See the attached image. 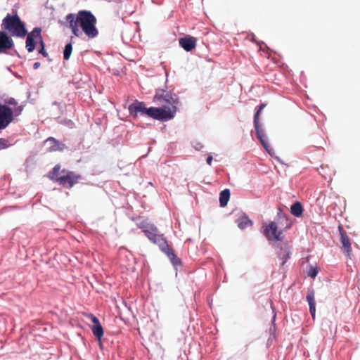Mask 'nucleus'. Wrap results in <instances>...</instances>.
<instances>
[{"label":"nucleus","mask_w":360,"mask_h":360,"mask_svg":"<svg viewBox=\"0 0 360 360\" xmlns=\"http://www.w3.org/2000/svg\"><path fill=\"white\" fill-rule=\"evenodd\" d=\"M153 101L162 104V108H146L143 102L135 101L129 107V111L134 117L140 115H147L153 119L167 121L172 119L176 112L178 98L175 94L166 92L164 90L158 91L153 97Z\"/></svg>","instance_id":"obj_1"},{"label":"nucleus","mask_w":360,"mask_h":360,"mask_svg":"<svg viewBox=\"0 0 360 360\" xmlns=\"http://www.w3.org/2000/svg\"><path fill=\"white\" fill-rule=\"evenodd\" d=\"M66 20L69 21L72 32L77 37H79L82 34L79 27L82 28V31L89 38H95L98 34L96 27V18L89 11H79L76 16L72 13H70L66 16Z\"/></svg>","instance_id":"obj_2"},{"label":"nucleus","mask_w":360,"mask_h":360,"mask_svg":"<svg viewBox=\"0 0 360 360\" xmlns=\"http://www.w3.org/2000/svg\"><path fill=\"white\" fill-rule=\"evenodd\" d=\"M141 227L148 238L160 247V250L168 256L174 266L181 264L180 259L175 255L173 249L169 246L163 234L159 233L156 226L151 224L143 222Z\"/></svg>","instance_id":"obj_3"},{"label":"nucleus","mask_w":360,"mask_h":360,"mask_svg":"<svg viewBox=\"0 0 360 360\" xmlns=\"http://www.w3.org/2000/svg\"><path fill=\"white\" fill-rule=\"evenodd\" d=\"M1 28L14 37H24L27 33L25 23L17 13H8L2 20Z\"/></svg>","instance_id":"obj_4"},{"label":"nucleus","mask_w":360,"mask_h":360,"mask_svg":"<svg viewBox=\"0 0 360 360\" xmlns=\"http://www.w3.org/2000/svg\"><path fill=\"white\" fill-rule=\"evenodd\" d=\"M266 105L262 103L258 106L257 110L254 116V126L256 131V135L257 139L259 140L260 143L267 151V153L273 156L274 154V148L269 145L268 142V137L264 131V130L261 127L259 124V114L261 111L265 108Z\"/></svg>","instance_id":"obj_5"},{"label":"nucleus","mask_w":360,"mask_h":360,"mask_svg":"<svg viewBox=\"0 0 360 360\" xmlns=\"http://www.w3.org/2000/svg\"><path fill=\"white\" fill-rule=\"evenodd\" d=\"M23 105L13 109L7 105H0V129L6 128L13 120V116H18L23 110Z\"/></svg>","instance_id":"obj_6"},{"label":"nucleus","mask_w":360,"mask_h":360,"mask_svg":"<svg viewBox=\"0 0 360 360\" xmlns=\"http://www.w3.org/2000/svg\"><path fill=\"white\" fill-rule=\"evenodd\" d=\"M61 173L63 175L57 179V183L65 188H71L81 179L79 174L73 172L63 169Z\"/></svg>","instance_id":"obj_7"},{"label":"nucleus","mask_w":360,"mask_h":360,"mask_svg":"<svg viewBox=\"0 0 360 360\" xmlns=\"http://www.w3.org/2000/svg\"><path fill=\"white\" fill-rule=\"evenodd\" d=\"M264 234L269 240H281L282 231H278V226L274 221L270 222L264 229Z\"/></svg>","instance_id":"obj_8"},{"label":"nucleus","mask_w":360,"mask_h":360,"mask_svg":"<svg viewBox=\"0 0 360 360\" xmlns=\"http://www.w3.org/2000/svg\"><path fill=\"white\" fill-rule=\"evenodd\" d=\"M41 28L35 27L34 30L27 34L26 39V49L28 52H32L36 47L35 39L41 41L42 37L41 35Z\"/></svg>","instance_id":"obj_9"},{"label":"nucleus","mask_w":360,"mask_h":360,"mask_svg":"<svg viewBox=\"0 0 360 360\" xmlns=\"http://www.w3.org/2000/svg\"><path fill=\"white\" fill-rule=\"evenodd\" d=\"M87 316L92 322L91 329L94 335L98 341H101L103 336L104 331L98 319L92 314H88Z\"/></svg>","instance_id":"obj_10"},{"label":"nucleus","mask_w":360,"mask_h":360,"mask_svg":"<svg viewBox=\"0 0 360 360\" xmlns=\"http://www.w3.org/2000/svg\"><path fill=\"white\" fill-rule=\"evenodd\" d=\"M13 46V41L7 34L3 31H0V53H5L7 49H10Z\"/></svg>","instance_id":"obj_11"},{"label":"nucleus","mask_w":360,"mask_h":360,"mask_svg":"<svg viewBox=\"0 0 360 360\" xmlns=\"http://www.w3.org/2000/svg\"><path fill=\"white\" fill-rule=\"evenodd\" d=\"M196 42V39L189 35L179 39V45L186 51H191L195 49Z\"/></svg>","instance_id":"obj_12"},{"label":"nucleus","mask_w":360,"mask_h":360,"mask_svg":"<svg viewBox=\"0 0 360 360\" xmlns=\"http://www.w3.org/2000/svg\"><path fill=\"white\" fill-rule=\"evenodd\" d=\"M45 144L48 146L49 152L62 151L65 148V144L53 137L48 138L45 141Z\"/></svg>","instance_id":"obj_13"},{"label":"nucleus","mask_w":360,"mask_h":360,"mask_svg":"<svg viewBox=\"0 0 360 360\" xmlns=\"http://www.w3.org/2000/svg\"><path fill=\"white\" fill-rule=\"evenodd\" d=\"M340 242L342 245L343 252L347 257H349L352 252L350 240L345 231L340 229Z\"/></svg>","instance_id":"obj_14"},{"label":"nucleus","mask_w":360,"mask_h":360,"mask_svg":"<svg viewBox=\"0 0 360 360\" xmlns=\"http://www.w3.org/2000/svg\"><path fill=\"white\" fill-rule=\"evenodd\" d=\"M307 300L309 305V311L312 316V319H315L316 315V302L314 297V292L313 290H309L307 295Z\"/></svg>","instance_id":"obj_15"},{"label":"nucleus","mask_w":360,"mask_h":360,"mask_svg":"<svg viewBox=\"0 0 360 360\" xmlns=\"http://www.w3.org/2000/svg\"><path fill=\"white\" fill-rule=\"evenodd\" d=\"M238 226L240 229H244L248 226H250L252 224V221L248 218V216L243 214L241 217H240L237 221Z\"/></svg>","instance_id":"obj_16"},{"label":"nucleus","mask_w":360,"mask_h":360,"mask_svg":"<svg viewBox=\"0 0 360 360\" xmlns=\"http://www.w3.org/2000/svg\"><path fill=\"white\" fill-rule=\"evenodd\" d=\"M290 212L296 217H301L303 212L302 203L299 201H297L292 204L290 207Z\"/></svg>","instance_id":"obj_17"},{"label":"nucleus","mask_w":360,"mask_h":360,"mask_svg":"<svg viewBox=\"0 0 360 360\" xmlns=\"http://www.w3.org/2000/svg\"><path fill=\"white\" fill-rule=\"evenodd\" d=\"M60 169L61 166L60 165H55L53 169L50 171L47 174L48 178L52 181L57 182V179H58L60 177L59 174L60 172Z\"/></svg>","instance_id":"obj_18"},{"label":"nucleus","mask_w":360,"mask_h":360,"mask_svg":"<svg viewBox=\"0 0 360 360\" xmlns=\"http://www.w3.org/2000/svg\"><path fill=\"white\" fill-rule=\"evenodd\" d=\"M230 198V191L229 189L222 191L219 194V202L221 207H224L227 205Z\"/></svg>","instance_id":"obj_19"},{"label":"nucleus","mask_w":360,"mask_h":360,"mask_svg":"<svg viewBox=\"0 0 360 360\" xmlns=\"http://www.w3.org/2000/svg\"><path fill=\"white\" fill-rule=\"evenodd\" d=\"M319 173L324 179H329L330 180L334 174V170L327 166L326 167L321 166L319 169Z\"/></svg>","instance_id":"obj_20"},{"label":"nucleus","mask_w":360,"mask_h":360,"mask_svg":"<svg viewBox=\"0 0 360 360\" xmlns=\"http://www.w3.org/2000/svg\"><path fill=\"white\" fill-rule=\"evenodd\" d=\"M72 51V44L69 43V44H66L65 46L64 51H63V57H64L65 60H68L70 58Z\"/></svg>","instance_id":"obj_21"},{"label":"nucleus","mask_w":360,"mask_h":360,"mask_svg":"<svg viewBox=\"0 0 360 360\" xmlns=\"http://www.w3.org/2000/svg\"><path fill=\"white\" fill-rule=\"evenodd\" d=\"M40 44V49L39 50V53L43 55L44 57L48 56V53L44 49V43L43 41V39H41V41H39Z\"/></svg>","instance_id":"obj_22"},{"label":"nucleus","mask_w":360,"mask_h":360,"mask_svg":"<svg viewBox=\"0 0 360 360\" xmlns=\"http://www.w3.org/2000/svg\"><path fill=\"white\" fill-rule=\"evenodd\" d=\"M10 146L11 144L8 143V141L7 139L4 138L0 139V150L5 149Z\"/></svg>","instance_id":"obj_23"},{"label":"nucleus","mask_w":360,"mask_h":360,"mask_svg":"<svg viewBox=\"0 0 360 360\" xmlns=\"http://www.w3.org/2000/svg\"><path fill=\"white\" fill-rule=\"evenodd\" d=\"M5 103L8 105L15 106V108H17L18 106V102L13 98H9L5 100Z\"/></svg>","instance_id":"obj_24"},{"label":"nucleus","mask_w":360,"mask_h":360,"mask_svg":"<svg viewBox=\"0 0 360 360\" xmlns=\"http://www.w3.org/2000/svg\"><path fill=\"white\" fill-rule=\"evenodd\" d=\"M318 274V270L316 268L311 267V269L308 272V276L314 278Z\"/></svg>","instance_id":"obj_25"},{"label":"nucleus","mask_w":360,"mask_h":360,"mask_svg":"<svg viewBox=\"0 0 360 360\" xmlns=\"http://www.w3.org/2000/svg\"><path fill=\"white\" fill-rule=\"evenodd\" d=\"M290 257V253L289 252H286V254L283 256V257L282 258L283 259V261H282V263L281 264L282 265H284L285 263L286 262V261L288 260V259Z\"/></svg>","instance_id":"obj_26"},{"label":"nucleus","mask_w":360,"mask_h":360,"mask_svg":"<svg viewBox=\"0 0 360 360\" xmlns=\"http://www.w3.org/2000/svg\"><path fill=\"white\" fill-rule=\"evenodd\" d=\"M212 156H208L207 160H206V162L208 165H211L212 163Z\"/></svg>","instance_id":"obj_27"},{"label":"nucleus","mask_w":360,"mask_h":360,"mask_svg":"<svg viewBox=\"0 0 360 360\" xmlns=\"http://www.w3.org/2000/svg\"><path fill=\"white\" fill-rule=\"evenodd\" d=\"M39 67H40V63H39V62H36V63H34V65H33V68H34V69H35V70H36V69H37V68H39Z\"/></svg>","instance_id":"obj_28"}]
</instances>
